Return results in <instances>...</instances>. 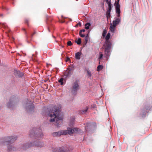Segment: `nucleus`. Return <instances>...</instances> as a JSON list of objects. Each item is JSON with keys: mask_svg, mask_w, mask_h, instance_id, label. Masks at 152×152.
<instances>
[{"mask_svg": "<svg viewBox=\"0 0 152 152\" xmlns=\"http://www.w3.org/2000/svg\"><path fill=\"white\" fill-rule=\"evenodd\" d=\"M60 108L61 107L54 106L52 110L50 111L49 115L50 118L49 120L50 122L52 123L56 120L57 123L58 121L62 120V118L59 116Z\"/></svg>", "mask_w": 152, "mask_h": 152, "instance_id": "f257e3e1", "label": "nucleus"}, {"mask_svg": "<svg viewBox=\"0 0 152 152\" xmlns=\"http://www.w3.org/2000/svg\"><path fill=\"white\" fill-rule=\"evenodd\" d=\"M83 132V131L79 129L76 128L71 129L68 128L67 130H64L57 132H55L52 133V135L54 137L59 136L61 135H65L67 134H71L73 133H81Z\"/></svg>", "mask_w": 152, "mask_h": 152, "instance_id": "f03ea898", "label": "nucleus"}, {"mask_svg": "<svg viewBox=\"0 0 152 152\" xmlns=\"http://www.w3.org/2000/svg\"><path fill=\"white\" fill-rule=\"evenodd\" d=\"M17 138L16 136L8 137L4 139L3 141L1 142L2 145H5V143H7L8 145L7 146V151L9 152H11L16 150V148L10 144L13 143Z\"/></svg>", "mask_w": 152, "mask_h": 152, "instance_id": "7ed1b4c3", "label": "nucleus"}, {"mask_svg": "<svg viewBox=\"0 0 152 152\" xmlns=\"http://www.w3.org/2000/svg\"><path fill=\"white\" fill-rule=\"evenodd\" d=\"M44 143L43 142L34 141L29 142L26 144L23 145L22 147L23 150H26L27 148L32 146H35L39 148H42L44 146Z\"/></svg>", "mask_w": 152, "mask_h": 152, "instance_id": "20e7f679", "label": "nucleus"}, {"mask_svg": "<svg viewBox=\"0 0 152 152\" xmlns=\"http://www.w3.org/2000/svg\"><path fill=\"white\" fill-rule=\"evenodd\" d=\"M111 45V44H104L103 46L104 49V54L107 58L110 56Z\"/></svg>", "mask_w": 152, "mask_h": 152, "instance_id": "39448f33", "label": "nucleus"}, {"mask_svg": "<svg viewBox=\"0 0 152 152\" xmlns=\"http://www.w3.org/2000/svg\"><path fill=\"white\" fill-rule=\"evenodd\" d=\"M29 136L30 137H32L34 136H35L36 138L37 139H39L42 137L43 136V134L42 132L37 134H35L34 129L31 130L29 134Z\"/></svg>", "mask_w": 152, "mask_h": 152, "instance_id": "423d86ee", "label": "nucleus"}, {"mask_svg": "<svg viewBox=\"0 0 152 152\" xmlns=\"http://www.w3.org/2000/svg\"><path fill=\"white\" fill-rule=\"evenodd\" d=\"M79 86L78 82L77 80L75 81L73 83L72 85V92L73 94H76L79 89Z\"/></svg>", "mask_w": 152, "mask_h": 152, "instance_id": "0eeeda50", "label": "nucleus"}, {"mask_svg": "<svg viewBox=\"0 0 152 152\" xmlns=\"http://www.w3.org/2000/svg\"><path fill=\"white\" fill-rule=\"evenodd\" d=\"M34 107L33 104H31V102L29 101L26 103V108L28 111H30L33 110L34 109Z\"/></svg>", "mask_w": 152, "mask_h": 152, "instance_id": "6e6552de", "label": "nucleus"}, {"mask_svg": "<svg viewBox=\"0 0 152 152\" xmlns=\"http://www.w3.org/2000/svg\"><path fill=\"white\" fill-rule=\"evenodd\" d=\"M120 5L118 3H117L115 6V11L116 13L118 14L117 16L118 18L120 17V16L121 11L120 10Z\"/></svg>", "mask_w": 152, "mask_h": 152, "instance_id": "1a4fd4ad", "label": "nucleus"}, {"mask_svg": "<svg viewBox=\"0 0 152 152\" xmlns=\"http://www.w3.org/2000/svg\"><path fill=\"white\" fill-rule=\"evenodd\" d=\"M53 152H68L67 150H64L62 148H55L53 149Z\"/></svg>", "mask_w": 152, "mask_h": 152, "instance_id": "9d476101", "label": "nucleus"}, {"mask_svg": "<svg viewBox=\"0 0 152 152\" xmlns=\"http://www.w3.org/2000/svg\"><path fill=\"white\" fill-rule=\"evenodd\" d=\"M121 22V19L119 18H116L115 20H113L112 25L114 26H116Z\"/></svg>", "mask_w": 152, "mask_h": 152, "instance_id": "9b49d317", "label": "nucleus"}, {"mask_svg": "<svg viewBox=\"0 0 152 152\" xmlns=\"http://www.w3.org/2000/svg\"><path fill=\"white\" fill-rule=\"evenodd\" d=\"M110 37V34L109 33H107V35L105 37V39L106 40L105 44H111L110 41L109 40Z\"/></svg>", "mask_w": 152, "mask_h": 152, "instance_id": "f8f14e48", "label": "nucleus"}, {"mask_svg": "<svg viewBox=\"0 0 152 152\" xmlns=\"http://www.w3.org/2000/svg\"><path fill=\"white\" fill-rule=\"evenodd\" d=\"M14 73L16 76L22 77L23 75L22 73H21L19 71H18L17 70H15Z\"/></svg>", "mask_w": 152, "mask_h": 152, "instance_id": "ddd939ff", "label": "nucleus"}, {"mask_svg": "<svg viewBox=\"0 0 152 152\" xmlns=\"http://www.w3.org/2000/svg\"><path fill=\"white\" fill-rule=\"evenodd\" d=\"M115 27V26H114L113 25H112V23H111L110 29L111 32L113 33L114 32Z\"/></svg>", "mask_w": 152, "mask_h": 152, "instance_id": "4468645a", "label": "nucleus"}, {"mask_svg": "<svg viewBox=\"0 0 152 152\" xmlns=\"http://www.w3.org/2000/svg\"><path fill=\"white\" fill-rule=\"evenodd\" d=\"M81 54V53L80 52H78L76 53L75 54V58L77 59H80Z\"/></svg>", "mask_w": 152, "mask_h": 152, "instance_id": "2eb2a0df", "label": "nucleus"}, {"mask_svg": "<svg viewBox=\"0 0 152 152\" xmlns=\"http://www.w3.org/2000/svg\"><path fill=\"white\" fill-rule=\"evenodd\" d=\"M86 71L88 77L89 78H90L92 76L91 72L88 70H87Z\"/></svg>", "mask_w": 152, "mask_h": 152, "instance_id": "dca6fc26", "label": "nucleus"}, {"mask_svg": "<svg viewBox=\"0 0 152 152\" xmlns=\"http://www.w3.org/2000/svg\"><path fill=\"white\" fill-rule=\"evenodd\" d=\"M91 24L89 23H87L85 24V28L86 29H88L89 28Z\"/></svg>", "mask_w": 152, "mask_h": 152, "instance_id": "f3484780", "label": "nucleus"}, {"mask_svg": "<svg viewBox=\"0 0 152 152\" xmlns=\"http://www.w3.org/2000/svg\"><path fill=\"white\" fill-rule=\"evenodd\" d=\"M88 108V107H86L84 109L81 111V113L82 114L85 113L87 111Z\"/></svg>", "mask_w": 152, "mask_h": 152, "instance_id": "a211bd4d", "label": "nucleus"}, {"mask_svg": "<svg viewBox=\"0 0 152 152\" xmlns=\"http://www.w3.org/2000/svg\"><path fill=\"white\" fill-rule=\"evenodd\" d=\"M103 68V66L102 65H99L97 68V70L98 71L102 70Z\"/></svg>", "mask_w": 152, "mask_h": 152, "instance_id": "6ab92c4d", "label": "nucleus"}, {"mask_svg": "<svg viewBox=\"0 0 152 152\" xmlns=\"http://www.w3.org/2000/svg\"><path fill=\"white\" fill-rule=\"evenodd\" d=\"M107 31L105 29H104L103 30V31L102 32V36L103 37H105V35L107 34Z\"/></svg>", "mask_w": 152, "mask_h": 152, "instance_id": "aec40b11", "label": "nucleus"}, {"mask_svg": "<svg viewBox=\"0 0 152 152\" xmlns=\"http://www.w3.org/2000/svg\"><path fill=\"white\" fill-rule=\"evenodd\" d=\"M75 42L77 43L78 45H79L81 43V39L80 38H78L77 40H76L75 41Z\"/></svg>", "mask_w": 152, "mask_h": 152, "instance_id": "412c9836", "label": "nucleus"}, {"mask_svg": "<svg viewBox=\"0 0 152 152\" xmlns=\"http://www.w3.org/2000/svg\"><path fill=\"white\" fill-rule=\"evenodd\" d=\"M64 79L62 78H61L58 81V82L60 83V84L61 85H62L63 84V81Z\"/></svg>", "mask_w": 152, "mask_h": 152, "instance_id": "4be33fe9", "label": "nucleus"}, {"mask_svg": "<svg viewBox=\"0 0 152 152\" xmlns=\"http://www.w3.org/2000/svg\"><path fill=\"white\" fill-rule=\"evenodd\" d=\"M111 9V5L108 6V15H110V14Z\"/></svg>", "mask_w": 152, "mask_h": 152, "instance_id": "5701e85b", "label": "nucleus"}, {"mask_svg": "<svg viewBox=\"0 0 152 152\" xmlns=\"http://www.w3.org/2000/svg\"><path fill=\"white\" fill-rule=\"evenodd\" d=\"M103 56V54L102 53H100L99 54V59L100 60L102 58Z\"/></svg>", "mask_w": 152, "mask_h": 152, "instance_id": "b1692460", "label": "nucleus"}, {"mask_svg": "<svg viewBox=\"0 0 152 152\" xmlns=\"http://www.w3.org/2000/svg\"><path fill=\"white\" fill-rule=\"evenodd\" d=\"M88 39H89V37L88 36V35L87 34V35L86 36L85 38V40L86 43L88 41Z\"/></svg>", "mask_w": 152, "mask_h": 152, "instance_id": "393cba45", "label": "nucleus"}, {"mask_svg": "<svg viewBox=\"0 0 152 152\" xmlns=\"http://www.w3.org/2000/svg\"><path fill=\"white\" fill-rule=\"evenodd\" d=\"M74 119L72 120L70 122L69 125L70 126H73V124H74Z\"/></svg>", "mask_w": 152, "mask_h": 152, "instance_id": "a878e982", "label": "nucleus"}, {"mask_svg": "<svg viewBox=\"0 0 152 152\" xmlns=\"http://www.w3.org/2000/svg\"><path fill=\"white\" fill-rule=\"evenodd\" d=\"M67 44L69 46H71L72 45V43L71 41H69L67 42Z\"/></svg>", "mask_w": 152, "mask_h": 152, "instance_id": "bb28decb", "label": "nucleus"}, {"mask_svg": "<svg viewBox=\"0 0 152 152\" xmlns=\"http://www.w3.org/2000/svg\"><path fill=\"white\" fill-rule=\"evenodd\" d=\"M106 2L108 5V6L111 5V4L110 1H109L108 0L107 1H106Z\"/></svg>", "mask_w": 152, "mask_h": 152, "instance_id": "cd10ccee", "label": "nucleus"}, {"mask_svg": "<svg viewBox=\"0 0 152 152\" xmlns=\"http://www.w3.org/2000/svg\"><path fill=\"white\" fill-rule=\"evenodd\" d=\"M11 102H9L7 104L8 107H10L11 106Z\"/></svg>", "mask_w": 152, "mask_h": 152, "instance_id": "c85d7f7f", "label": "nucleus"}, {"mask_svg": "<svg viewBox=\"0 0 152 152\" xmlns=\"http://www.w3.org/2000/svg\"><path fill=\"white\" fill-rule=\"evenodd\" d=\"M35 34V32H34L33 34H31L30 37L32 39L33 37V35Z\"/></svg>", "mask_w": 152, "mask_h": 152, "instance_id": "c756f323", "label": "nucleus"}, {"mask_svg": "<svg viewBox=\"0 0 152 152\" xmlns=\"http://www.w3.org/2000/svg\"><path fill=\"white\" fill-rule=\"evenodd\" d=\"M70 60V58H69L67 57L66 59V62L69 61Z\"/></svg>", "mask_w": 152, "mask_h": 152, "instance_id": "7c9ffc66", "label": "nucleus"}, {"mask_svg": "<svg viewBox=\"0 0 152 152\" xmlns=\"http://www.w3.org/2000/svg\"><path fill=\"white\" fill-rule=\"evenodd\" d=\"M77 25L80 26H81V23L80 22H79L78 23Z\"/></svg>", "mask_w": 152, "mask_h": 152, "instance_id": "2f4dec72", "label": "nucleus"}, {"mask_svg": "<svg viewBox=\"0 0 152 152\" xmlns=\"http://www.w3.org/2000/svg\"><path fill=\"white\" fill-rule=\"evenodd\" d=\"M80 36L82 37H85V35L83 34H82Z\"/></svg>", "mask_w": 152, "mask_h": 152, "instance_id": "473e14b6", "label": "nucleus"}, {"mask_svg": "<svg viewBox=\"0 0 152 152\" xmlns=\"http://www.w3.org/2000/svg\"><path fill=\"white\" fill-rule=\"evenodd\" d=\"M80 31H81L82 32H84L85 31V29H82V30H81Z\"/></svg>", "mask_w": 152, "mask_h": 152, "instance_id": "72a5a7b5", "label": "nucleus"}, {"mask_svg": "<svg viewBox=\"0 0 152 152\" xmlns=\"http://www.w3.org/2000/svg\"><path fill=\"white\" fill-rule=\"evenodd\" d=\"M82 31H80V32H79V35L80 36L81 35V34H82Z\"/></svg>", "mask_w": 152, "mask_h": 152, "instance_id": "f704fd0d", "label": "nucleus"}, {"mask_svg": "<svg viewBox=\"0 0 152 152\" xmlns=\"http://www.w3.org/2000/svg\"><path fill=\"white\" fill-rule=\"evenodd\" d=\"M104 1H108V0H104Z\"/></svg>", "mask_w": 152, "mask_h": 152, "instance_id": "c9c22d12", "label": "nucleus"}, {"mask_svg": "<svg viewBox=\"0 0 152 152\" xmlns=\"http://www.w3.org/2000/svg\"><path fill=\"white\" fill-rule=\"evenodd\" d=\"M48 31L49 32L50 31V30L49 29H48Z\"/></svg>", "mask_w": 152, "mask_h": 152, "instance_id": "e433bc0d", "label": "nucleus"}, {"mask_svg": "<svg viewBox=\"0 0 152 152\" xmlns=\"http://www.w3.org/2000/svg\"><path fill=\"white\" fill-rule=\"evenodd\" d=\"M146 109H147V110H148V108H146Z\"/></svg>", "mask_w": 152, "mask_h": 152, "instance_id": "4c0bfd02", "label": "nucleus"}, {"mask_svg": "<svg viewBox=\"0 0 152 152\" xmlns=\"http://www.w3.org/2000/svg\"><path fill=\"white\" fill-rule=\"evenodd\" d=\"M26 37L28 38V37L27 36H26Z\"/></svg>", "mask_w": 152, "mask_h": 152, "instance_id": "58836bf2", "label": "nucleus"}, {"mask_svg": "<svg viewBox=\"0 0 152 152\" xmlns=\"http://www.w3.org/2000/svg\"><path fill=\"white\" fill-rule=\"evenodd\" d=\"M119 0H118V1H119Z\"/></svg>", "mask_w": 152, "mask_h": 152, "instance_id": "ea45409f", "label": "nucleus"}]
</instances>
